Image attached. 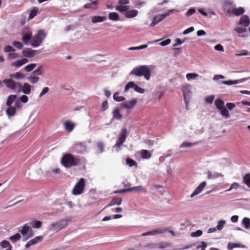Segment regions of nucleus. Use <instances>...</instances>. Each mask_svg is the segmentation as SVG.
I'll return each instance as SVG.
<instances>
[{
    "label": "nucleus",
    "instance_id": "b1692460",
    "mask_svg": "<svg viewBox=\"0 0 250 250\" xmlns=\"http://www.w3.org/2000/svg\"><path fill=\"white\" fill-rule=\"evenodd\" d=\"M113 118L116 120H121L123 115L121 114L119 108H115L112 111Z\"/></svg>",
    "mask_w": 250,
    "mask_h": 250
},
{
    "label": "nucleus",
    "instance_id": "393cba45",
    "mask_svg": "<svg viewBox=\"0 0 250 250\" xmlns=\"http://www.w3.org/2000/svg\"><path fill=\"white\" fill-rule=\"evenodd\" d=\"M22 92L25 94H29L31 92V86L27 83H24L23 86L21 85Z\"/></svg>",
    "mask_w": 250,
    "mask_h": 250
},
{
    "label": "nucleus",
    "instance_id": "4c0bfd02",
    "mask_svg": "<svg viewBox=\"0 0 250 250\" xmlns=\"http://www.w3.org/2000/svg\"><path fill=\"white\" fill-rule=\"evenodd\" d=\"M38 12V8L36 7H34L31 11L29 15L28 18L29 19H33L35 17Z\"/></svg>",
    "mask_w": 250,
    "mask_h": 250
},
{
    "label": "nucleus",
    "instance_id": "f3484780",
    "mask_svg": "<svg viewBox=\"0 0 250 250\" xmlns=\"http://www.w3.org/2000/svg\"><path fill=\"white\" fill-rule=\"evenodd\" d=\"M250 23V20L247 15L242 16L239 20V24L244 27L248 26Z\"/></svg>",
    "mask_w": 250,
    "mask_h": 250
},
{
    "label": "nucleus",
    "instance_id": "2eb2a0df",
    "mask_svg": "<svg viewBox=\"0 0 250 250\" xmlns=\"http://www.w3.org/2000/svg\"><path fill=\"white\" fill-rule=\"evenodd\" d=\"M76 126V124L70 121H66L63 124V127L64 129L70 132H71Z\"/></svg>",
    "mask_w": 250,
    "mask_h": 250
},
{
    "label": "nucleus",
    "instance_id": "79ce46f5",
    "mask_svg": "<svg viewBox=\"0 0 250 250\" xmlns=\"http://www.w3.org/2000/svg\"><path fill=\"white\" fill-rule=\"evenodd\" d=\"M221 176H222V174L217 172H215L214 173H212L210 171L208 172V177L209 179L215 178Z\"/></svg>",
    "mask_w": 250,
    "mask_h": 250
},
{
    "label": "nucleus",
    "instance_id": "69168bd1",
    "mask_svg": "<svg viewBox=\"0 0 250 250\" xmlns=\"http://www.w3.org/2000/svg\"><path fill=\"white\" fill-rule=\"evenodd\" d=\"M157 230L158 234H162L167 231L168 229L167 228H159L157 229Z\"/></svg>",
    "mask_w": 250,
    "mask_h": 250
},
{
    "label": "nucleus",
    "instance_id": "0eeeda50",
    "mask_svg": "<svg viewBox=\"0 0 250 250\" xmlns=\"http://www.w3.org/2000/svg\"><path fill=\"white\" fill-rule=\"evenodd\" d=\"M127 129L125 127L122 128L119 134V136L118 138L115 146L120 147L122 144L125 142L127 137Z\"/></svg>",
    "mask_w": 250,
    "mask_h": 250
},
{
    "label": "nucleus",
    "instance_id": "cd10ccee",
    "mask_svg": "<svg viewBox=\"0 0 250 250\" xmlns=\"http://www.w3.org/2000/svg\"><path fill=\"white\" fill-rule=\"evenodd\" d=\"M16 112V109L15 106H12L10 105L8 108L6 109V112L8 116H13L15 115Z\"/></svg>",
    "mask_w": 250,
    "mask_h": 250
},
{
    "label": "nucleus",
    "instance_id": "f257e3e1",
    "mask_svg": "<svg viewBox=\"0 0 250 250\" xmlns=\"http://www.w3.org/2000/svg\"><path fill=\"white\" fill-rule=\"evenodd\" d=\"M61 163L65 167L70 168L79 165L81 161L79 156H74L70 153H66L62 157Z\"/></svg>",
    "mask_w": 250,
    "mask_h": 250
},
{
    "label": "nucleus",
    "instance_id": "052dcab7",
    "mask_svg": "<svg viewBox=\"0 0 250 250\" xmlns=\"http://www.w3.org/2000/svg\"><path fill=\"white\" fill-rule=\"evenodd\" d=\"M42 67L41 66L38 67L37 69L33 72V74L37 75H41L42 74Z\"/></svg>",
    "mask_w": 250,
    "mask_h": 250
},
{
    "label": "nucleus",
    "instance_id": "4468645a",
    "mask_svg": "<svg viewBox=\"0 0 250 250\" xmlns=\"http://www.w3.org/2000/svg\"><path fill=\"white\" fill-rule=\"evenodd\" d=\"M206 182L204 181L200 183V184L195 189L193 193L191 194L190 197L192 198L194 196L198 195L201 192V191L203 190L204 188L206 186Z\"/></svg>",
    "mask_w": 250,
    "mask_h": 250
},
{
    "label": "nucleus",
    "instance_id": "8fccbe9b",
    "mask_svg": "<svg viewBox=\"0 0 250 250\" xmlns=\"http://www.w3.org/2000/svg\"><path fill=\"white\" fill-rule=\"evenodd\" d=\"M10 77L11 78L19 79L21 78H22L23 77V75L21 72H18L14 74L10 75Z\"/></svg>",
    "mask_w": 250,
    "mask_h": 250
},
{
    "label": "nucleus",
    "instance_id": "6ab92c4d",
    "mask_svg": "<svg viewBox=\"0 0 250 250\" xmlns=\"http://www.w3.org/2000/svg\"><path fill=\"white\" fill-rule=\"evenodd\" d=\"M28 62V59L26 58H23L21 60L16 61L15 62L12 63L11 65L16 67H20Z\"/></svg>",
    "mask_w": 250,
    "mask_h": 250
},
{
    "label": "nucleus",
    "instance_id": "aec40b11",
    "mask_svg": "<svg viewBox=\"0 0 250 250\" xmlns=\"http://www.w3.org/2000/svg\"><path fill=\"white\" fill-rule=\"evenodd\" d=\"M125 17L127 18H132L135 17L138 14V11L135 9L127 10L125 12Z\"/></svg>",
    "mask_w": 250,
    "mask_h": 250
},
{
    "label": "nucleus",
    "instance_id": "f03ea898",
    "mask_svg": "<svg viewBox=\"0 0 250 250\" xmlns=\"http://www.w3.org/2000/svg\"><path fill=\"white\" fill-rule=\"evenodd\" d=\"M130 75L137 77L144 76L146 80H149L151 76L150 69L147 65H140L134 68Z\"/></svg>",
    "mask_w": 250,
    "mask_h": 250
},
{
    "label": "nucleus",
    "instance_id": "774afa93",
    "mask_svg": "<svg viewBox=\"0 0 250 250\" xmlns=\"http://www.w3.org/2000/svg\"><path fill=\"white\" fill-rule=\"evenodd\" d=\"M202 234V231L201 230H198L194 232H192L191 234V236L193 237H198L200 236Z\"/></svg>",
    "mask_w": 250,
    "mask_h": 250
},
{
    "label": "nucleus",
    "instance_id": "bf43d9fd",
    "mask_svg": "<svg viewBox=\"0 0 250 250\" xmlns=\"http://www.w3.org/2000/svg\"><path fill=\"white\" fill-rule=\"evenodd\" d=\"M15 51V49L11 46L10 45H6L4 48V51L5 52H14Z\"/></svg>",
    "mask_w": 250,
    "mask_h": 250
},
{
    "label": "nucleus",
    "instance_id": "5fc2aeb1",
    "mask_svg": "<svg viewBox=\"0 0 250 250\" xmlns=\"http://www.w3.org/2000/svg\"><path fill=\"white\" fill-rule=\"evenodd\" d=\"M126 164L129 166V167H132L134 166L137 165L136 162L133 160V159L127 158L126 160Z\"/></svg>",
    "mask_w": 250,
    "mask_h": 250
},
{
    "label": "nucleus",
    "instance_id": "a19ab883",
    "mask_svg": "<svg viewBox=\"0 0 250 250\" xmlns=\"http://www.w3.org/2000/svg\"><path fill=\"white\" fill-rule=\"evenodd\" d=\"M29 229V227L27 225L25 224L23 227L22 229L21 230L20 232L22 235H25L27 234L28 231Z\"/></svg>",
    "mask_w": 250,
    "mask_h": 250
},
{
    "label": "nucleus",
    "instance_id": "39448f33",
    "mask_svg": "<svg viewBox=\"0 0 250 250\" xmlns=\"http://www.w3.org/2000/svg\"><path fill=\"white\" fill-rule=\"evenodd\" d=\"M85 180L84 178H82L74 186L72 193L73 195H80L83 192V189L85 187Z\"/></svg>",
    "mask_w": 250,
    "mask_h": 250
},
{
    "label": "nucleus",
    "instance_id": "0e129e2a",
    "mask_svg": "<svg viewBox=\"0 0 250 250\" xmlns=\"http://www.w3.org/2000/svg\"><path fill=\"white\" fill-rule=\"evenodd\" d=\"M108 107V104L107 101H105L103 102L102 105V111L106 110Z\"/></svg>",
    "mask_w": 250,
    "mask_h": 250
},
{
    "label": "nucleus",
    "instance_id": "864d4df0",
    "mask_svg": "<svg viewBox=\"0 0 250 250\" xmlns=\"http://www.w3.org/2000/svg\"><path fill=\"white\" fill-rule=\"evenodd\" d=\"M19 57V55L16 53H9L7 56L8 60H13Z\"/></svg>",
    "mask_w": 250,
    "mask_h": 250
},
{
    "label": "nucleus",
    "instance_id": "a211bd4d",
    "mask_svg": "<svg viewBox=\"0 0 250 250\" xmlns=\"http://www.w3.org/2000/svg\"><path fill=\"white\" fill-rule=\"evenodd\" d=\"M247 80V78H243L239 80L232 81V80H228V81H223L221 82V83L226 85H232L237 84L239 83H242L245 81Z\"/></svg>",
    "mask_w": 250,
    "mask_h": 250
},
{
    "label": "nucleus",
    "instance_id": "603ef678",
    "mask_svg": "<svg viewBox=\"0 0 250 250\" xmlns=\"http://www.w3.org/2000/svg\"><path fill=\"white\" fill-rule=\"evenodd\" d=\"M198 76V75L196 73H188L186 75V78L188 80L195 79Z\"/></svg>",
    "mask_w": 250,
    "mask_h": 250
},
{
    "label": "nucleus",
    "instance_id": "473e14b6",
    "mask_svg": "<svg viewBox=\"0 0 250 250\" xmlns=\"http://www.w3.org/2000/svg\"><path fill=\"white\" fill-rule=\"evenodd\" d=\"M93 0H91V3H88L84 5L85 8H93L96 9L97 5L98 4V0L92 1Z\"/></svg>",
    "mask_w": 250,
    "mask_h": 250
},
{
    "label": "nucleus",
    "instance_id": "c9c22d12",
    "mask_svg": "<svg viewBox=\"0 0 250 250\" xmlns=\"http://www.w3.org/2000/svg\"><path fill=\"white\" fill-rule=\"evenodd\" d=\"M243 183L250 188V173H247L243 178Z\"/></svg>",
    "mask_w": 250,
    "mask_h": 250
},
{
    "label": "nucleus",
    "instance_id": "6e6d98bb",
    "mask_svg": "<svg viewBox=\"0 0 250 250\" xmlns=\"http://www.w3.org/2000/svg\"><path fill=\"white\" fill-rule=\"evenodd\" d=\"M234 31L237 33V34H243L244 32L246 31V29L243 27H236L234 29Z\"/></svg>",
    "mask_w": 250,
    "mask_h": 250
},
{
    "label": "nucleus",
    "instance_id": "412c9836",
    "mask_svg": "<svg viewBox=\"0 0 250 250\" xmlns=\"http://www.w3.org/2000/svg\"><path fill=\"white\" fill-rule=\"evenodd\" d=\"M137 103V100L136 99H133L129 101L128 103H123L122 104V106L127 109H131L133 108Z\"/></svg>",
    "mask_w": 250,
    "mask_h": 250
},
{
    "label": "nucleus",
    "instance_id": "49530a36",
    "mask_svg": "<svg viewBox=\"0 0 250 250\" xmlns=\"http://www.w3.org/2000/svg\"><path fill=\"white\" fill-rule=\"evenodd\" d=\"M197 144V143H190V142H183L180 145V148H185L186 147H190V146H192L196 145Z\"/></svg>",
    "mask_w": 250,
    "mask_h": 250
},
{
    "label": "nucleus",
    "instance_id": "dca6fc26",
    "mask_svg": "<svg viewBox=\"0 0 250 250\" xmlns=\"http://www.w3.org/2000/svg\"><path fill=\"white\" fill-rule=\"evenodd\" d=\"M23 55L25 57L32 58L35 56L36 51L31 48H25L22 51Z\"/></svg>",
    "mask_w": 250,
    "mask_h": 250
},
{
    "label": "nucleus",
    "instance_id": "ddd939ff",
    "mask_svg": "<svg viewBox=\"0 0 250 250\" xmlns=\"http://www.w3.org/2000/svg\"><path fill=\"white\" fill-rule=\"evenodd\" d=\"M43 240V237L42 236H38L35 237L34 239L30 240L25 245V247L26 249L29 248L31 246L36 244L39 242H41Z\"/></svg>",
    "mask_w": 250,
    "mask_h": 250
},
{
    "label": "nucleus",
    "instance_id": "7ed1b4c3",
    "mask_svg": "<svg viewBox=\"0 0 250 250\" xmlns=\"http://www.w3.org/2000/svg\"><path fill=\"white\" fill-rule=\"evenodd\" d=\"M46 36V34L43 30H39L37 34L32 38L31 45L34 47H38L41 44Z\"/></svg>",
    "mask_w": 250,
    "mask_h": 250
},
{
    "label": "nucleus",
    "instance_id": "c756f323",
    "mask_svg": "<svg viewBox=\"0 0 250 250\" xmlns=\"http://www.w3.org/2000/svg\"><path fill=\"white\" fill-rule=\"evenodd\" d=\"M242 224L245 229H250V218L244 217L242 221Z\"/></svg>",
    "mask_w": 250,
    "mask_h": 250
},
{
    "label": "nucleus",
    "instance_id": "f8f14e48",
    "mask_svg": "<svg viewBox=\"0 0 250 250\" xmlns=\"http://www.w3.org/2000/svg\"><path fill=\"white\" fill-rule=\"evenodd\" d=\"M182 90L183 94L184 99L186 104V106H188V99L190 98L191 95V91L189 89L188 87V86H183L182 88Z\"/></svg>",
    "mask_w": 250,
    "mask_h": 250
},
{
    "label": "nucleus",
    "instance_id": "4d7b16f0",
    "mask_svg": "<svg viewBox=\"0 0 250 250\" xmlns=\"http://www.w3.org/2000/svg\"><path fill=\"white\" fill-rule=\"evenodd\" d=\"M239 187V185L238 183L234 182L232 184L229 188L227 189L226 191H229L232 189H237Z\"/></svg>",
    "mask_w": 250,
    "mask_h": 250
},
{
    "label": "nucleus",
    "instance_id": "3c124183",
    "mask_svg": "<svg viewBox=\"0 0 250 250\" xmlns=\"http://www.w3.org/2000/svg\"><path fill=\"white\" fill-rule=\"evenodd\" d=\"M147 47V45L146 44H144L142 45H140L136 47H130L128 48L129 50H140L142 49H145Z\"/></svg>",
    "mask_w": 250,
    "mask_h": 250
},
{
    "label": "nucleus",
    "instance_id": "9d476101",
    "mask_svg": "<svg viewBox=\"0 0 250 250\" xmlns=\"http://www.w3.org/2000/svg\"><path fill=\"white\" fill-rule=\"evenodd\" d=\"M169 15V13H167L164 14H158L156 15L153 19V21L151 22L150 26H154L158 23L163 21L165 18Z\"/></svg>",
    "mask_w": 250,
    "mask_h": 250
},
{
    "label": "nucleus",
    "instance_id": "7c9ffc66",
    "mask_svg": "<svg viewBox=\"0 0 250 250\" xmlns=\"http://www.w3.org/2000/svg\"><path fill=\"white\" fill-rule=\"evenodd\" d=\"M133 191H139L144 193L146 192V188L142 186H136L129 188V192H131Z\"/></svg>",
    "mask_w": 250,
    "mask_h": 250
},
{
    "label": "nucleus",
    "instance_id": "5701e85b",
    "mask_svg": "<svg viewBox=\"0 0 250 250\" xmlns=\"http://www.w3.org/2000/svg\"><path fill=\"white\" fill-rule=\"evenodd\" d=\"M106 20V17L105 16H95L92 17L91 21L92 23H96L103 22Z\"/></svg>",
    "mask_w": 250,
    "mask_h": 250
},
{
    "label": "nucleus",
    "instance_id": "13d9d810",
    "mask_svg": "<svg viewBox=\"0 0 250 250\" xmlns=\"http://www.w3.org/2000/svg\"><path fill=\"white\" fill-rule=\"evenodd\" d=\"M13 45L19 49H21L23 47V44H22V43L18 41L13 42Z\"/></svg>",
    "mask_w": 250,
    "mask_h": 250
},
{
    "label": "nucleus",
    "instance_id": "bb28decb",
    "mask_svg": "<svg viewBox=\"0 0 250 250\" xmlns=\"http://www.w3.org/2000/svg\"><path fill=\"white\" fill-rule=\"evenodd\" d=\"M0 247L5 249L6 248L5 250H11L12 247L10 245V243L6 240H3L0 243Z\"/></svg>",
    "mask_w": 250,
    "mask_h": 250
},
{
    "label": "nucleus",
    "instance_id": "338daca9",
    "mask_svg": "<svg viewBox=\"0 0 250 250\" xmlns=\"http://www.w3.org/2000/svg\"><path fill=\"white\" fill-rule=\"evenodd\" d=\"M49 90V89L48 87H45L43 88V89L42 90V92L40 94V97H42L44 95H45L46 93L48 92Z\"/></svg>",
    "mask_w": 250,
    "mask_h": 250
},
{
    "label": "nucleus",
    "instance_id": "e433bc0d",
    "mask_svg": "<svg viewBox=\"0 0 250 250\" xmlns=\"http://www.w3.org/2000/svg\"><path fill=\"white\" fill-rule=\"evenodd\" d=\"M219 110L220 111V114L223 117L226 119L229 118L230 115L229 114V111L225 107H224L223 108H221V110Z\"/></svg>",
    "mask_w": 250,
    "mask_h": 250
},
{
    "label": "nucleus",
    "instance_id": "de8ad7c7",
    "mask_svg": "<svg viewBox=\"0 0 250 250\" xmlns=\"http://www.w3.org/2000/svg\"><path fill=\"white\" fill-rule=\"evenodd\" d=\"M226 221L225 220H220L218 222L216 228L218 230H221L224 228Z\"/></svg>",
    "mask_w": 250,
    "mask_h": 250
},
{
    "label": "nucleus",
    "instance_id": "a18cd8bd",
    "mask_svg": "<svg viewBox=\"0 0 250 250\" xmlns=\"http://www.w3.org/2000/svg\"><path fill=\"white\" fill-rule=\"evenodd\" d=\"M39 79L40 78L38 77L33 76L32 75L30 76L29 77L27 78V79L32 84L37 83L39 80Z\"/></svg>",
    "mask_w": 250,
    "mask_h": 250
},
{
    "label": "nucleus",
    "instance_id": "9b49d317",
    "mask_svg": "<svg viewBox=\"0 0 250 250\" xmlns=\"http://www.w3.org/2000/svg\"><path fill=\"white\" fill-rule=\"evenodd\" d=\"M245 12L244 8L240 7L238 8H235L232 9H229L227 10V13L229 15L233 14L235 16H240L243 15Z\"/></svg>",
    "mask_w": 250,
    "mask_h": 250
},
{
    "label": "nucleus",
    "instance_id": "1a4fd4ad",
    "mask_svg": "<svg viewBox=\"0 0 250 250\" xmlns=\"http://www.w3.org/2000/svg\"><path fill=\"white\" fill-rule=\"evenodd\" d=\"M32 32L29 30L24 31L22 33V41L25 44H28L29 42L32 41Z\"/></svg>",
    "mask_w": 250,
    "mask_h": 250
},
{
    "label": "nucleus",
    "instance_id": "a878e982",
    "mask_svg": "<svg viewBox=\"0 0 250 250\" xmlns=\"http://www.w3.org/2000/svg\"><path fill=\"white\" fill-rule=\"evenodd\" d=\"M141 156L143 159H148L151 157V154L148 150L142 149L140 151Z\"/></svg>",
    "mask_w": 250,
    "mask_h": 250
},
{
    "label": "nucleus",
    "instance_id": "e2e57ef3",
    "mask_svg": "<svg viewBox=\"0 0 250 250\" xmlns=\"http://www.w3.org/2000/svg\"><path fill=\"white\" fill-rule=\"evenodd\" d=\"M135 91L139 93H143L145 92V89L143 88H141L139 86H138L137 84L135 85L134 87V89Z\"/></svg>",
    "mask_w": 250,
    "mask_h": 250
},
{
    "label": "nucleus",
    "instance_id": "58836bf2",
    "mask_svg": "<svg viewBox=\"0 0 250 250\" xmlns=\"http://www.w3.org/2000/svg\"><path fill=\"white\" fill-rule=\"evenodd\" d=\"M21 235L19 233H17L14 235L10 237L9 240L13 243H15L16 241L19 240L21 239Z\"/></svg>",
    "mask_w": 250,
    "mask_h": 250
},
{
    "label": "nucleus",
    "instance_id": "72a5a7b5",
    "mask_svg": "<svg viewBox=\"0 0 250 250\" xmlns=\"http://www.w3.org/2000/svg\"><path fill=\"white\" fill-rule=\"evenodd\" d=\"M215 105L216 106L217 108L218 109V110H221V108L225 107L224 106V102L223 101L221 100L220 99H217L215 101Z\"/></svg>",
    "mask_w": 250,
    "mask_h": 250
},
{
    "label": "nucleus",
    "instance_id": "ea45409f",
    "mask_svg": "<svg viewBox=\"0 0 250 250\" xmlns=\"http://www.w3.org/2000/svg\"><path fill=\"white\" fill-rule=\"evenodd\" d=\"M36 67V63H30L25 66L24 69L27 72H30L33 70Z\"/></svg>",
    "mask_w": 250,
    "mask_h": 250
},
{
    "label": "nucleus",
    "instance_id": "20e7f679",
    "mask_svg": "<svg viewBox=\"0 0 250 250\" xmlns=\"http://www.w3.org/2000/svg\"><path fill=\"white\" fill-rule=\"evenodd\" d=\"M2 82L7 88L14 90L16 92L19 93L21 90V84L19 83L15 82L12 79H5Z\"/></svg>",
    "mask_w": 250,
    "mask_h": 250
},
{
    "label": "nucleus",
    "instance_id": "4be33fe9",
    "mask_svg": "<svg viewBox=\"0 0 250 250\" xmlns=\"http://www.w3.org/2000/svg\"><path fill=\"white\" fill-rule=\"evenodd\" d=\"M122 199L121 198L118 197V198H113L110 202L106 206L105 208H107L109 207H111L113 205H120L122 204Z\"/></svg>",
    "mask_w": 250,
    "mask_h": 250
},
{
    "label": "nucleus",
    "instance_id": "c85d7f7f",
    "mask_svg": "<svg viewBox=\"0 0 250 250\" xmlns=\"http://www.w3.org/2000/svg\"><path fill=\"white\" fill-rule=\"evenodd\" d=\"M17 98V96L16 95H11L9 96L7 98V100L6 103V105L8 106L11 105L12 103L16 101Z\"/></svg>",
    "mask_w": 250,
    "mask_h": 250
},
{
    "label": "nucleus",
    "instance_id": "c03bdc74",
    "mask_svg": "<svg viewBox=\"0 0 250 250\" xmlns=\"http://www.w3.org/2000/svg\"><path fill=\"white\" fill-rule=\"evenodd\" d=\"M32 227L34 228L39 229L42 227V222L40 221L36 220L31 223Z\"/></svg>",
    "mask_w": 250,
    "mask_h": 250
},
{
    "label": "nucleus",
    "instance_id": "423d86ee",
    "mask_svg": "<svg viewBox=\"0 0 250 250\" xmlns=\"http://www.w3.org/2000/svg\"><path fill=\"white\" fill-rule=\"evenodd\" d=\"M67 226V221L65 219H62L58 222L53 223L51 225V229L54 231H58L65 228Z\"/></svg>",
    "mask_w": 250,
    "mask_h": 250
},
{
    "label": "nucleus",
    "instance_id": "f704fd0d",
    "mask_svg": "<svg viewBox=\"0 0 250 250\" xmlns=\"http://www.w3.org/2000/svg\"><path fill=\"white\" fill-rule=\"evenodd\" d=\"M113 99L117 102H122L125 100V98L123 96L120 95V93L118 92H116L114 94Z\"/></svg>",
    "mask_w": 250,
    "mask_h": 250
},
{
    "label": "nucleus",
    "instance_id": "2f4dec72",
    "mask_svg": "<svg viewBox=\"0 0 250 250\" xmlns=\"http://www.w3.org/2000/svg\"><path fill=\"white\" fill-rule=\"evenodd\" d=\"M109 20L114 21H118L120 20L119 14L116 12H110L108 14Z\"/></svg>",
    "mask_w": 250,
    "mask_h": 250
},
{
    "label": "nucleus",
    "instance_id": "680f3d73",
    "mask_svg": "<svg viewBox=\"0 0 250 250\" xmlns=\"http://www.w3.org/2000/svg\"><path fill=\"white\" fill-rule=\"evenodd\" d=\"M239 245V244L237 243H229L228 245V248L229 250H231L235 248L238 247Z\"/></svg>",
    "mask_w": 250,
    "mask_h": 250
},
{
    "label": "nucleus",
    "instance_id": "37998d69",
    "mask_svg": "<svg viewBox=\"0 0 250 250\" xmlns=\"http://www.w3.org/2000/svg\"><path fill=\"white\" fill-rule=\"evenodd\" d=\"M135 85L136 84L133 82H130L128 83L125 86V91H127L131 88H133L134 89Z\"/></svg>",
    "mask_w": 250,
    "mask_h": 250
},
{
    "label": "nucleus",
    "instance_id": "09e8293b",
    "mask_svg": "<svg viewBox=\"0 0 250 250\" xmlns=\"http://www.w3.org/2000/svg\"><path fill=\"white\" fill-rule=\"evenodd\" d=\"M96 146L101 153L104 151V144L102 142H98L97 143Z\"/></svg>",
    "mask_w": 250,
    "mask_h": 250
},
{
    "label": "nucleus",
    "instance_id": "6e6552de",
    "mask_svg": "<svg viewBox=\"0 0 250 250\" xmlns=\"http://www.w3.org/2000/svg\"><path fill=\"white\" fill-rule=\"evenodd\" d=\"M129 3V0H119L118 5L115 7V9L121 13L125 12L129 9V6L126 5Z\"/></svg>",
    "mask_w": 250,
    "mask_h": 250
}]
</instances>
